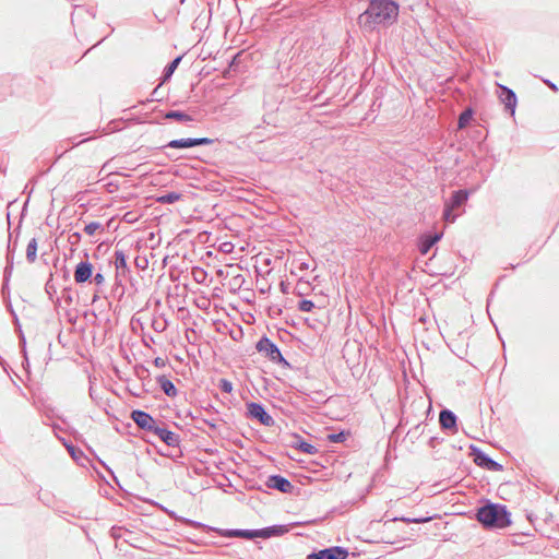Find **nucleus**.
<instances>
[{"instance_id":"obj_1","label":"nucleus","mask_w":559,"mask_h":559,"mask_svg":"<svg viewBox=\"0 0 559 559\" xmlns=\"http://www.w3.org/2000/svg\"><path fill=\"white\" fill-rule=\"evenodd\" d=\"M399 4L393 0H371L359 16V23L369 28L380 24H393L397 20Z\"/></svg>"},{"instance_id":"obj_2","label":"nucleus","mask_w":559,"mask_h":559,"mask_svg":"<svg viewBox=\"0 0 559 559\" xmlns=\"http://www.w3.org/2000/svg\"><path fill=\"white\" fill-rule=\"evenodd\" d=\"M478 521L489 527H507L510 524L509 513L506 507L499 504H488L480 508L477 512Z\"/></svg>"},{"instance_id":"obj_3","label":"nucleus","mask_w":559,"mask_h":559,"mask_svg":"<svg viewBox=\"0 0 559 559\" xmlns=\"http://www.w3.org/2000/svg\"><path fill=\"white\" fill-rule=\"evenodd\" d=\"M255 348L260 354H263L270 361L283 366H289L287 360L282 355L278 346L267 336H262L255 344Z\"/></svg>"},{"instance_id":"obj_4","label":"nucleus","mask_w":559,"mask_h":559,"mask_svg":"<svg viewBox=\"0 0 559 559\" xmlns=\"http://www.w3.org/2000/svg\"><path fill=\"white\" fill-rule=\"evenodd\" d=\"M247 417L251 420H255L265 427H272L275 425L274 418L267 413L263 404L258 402H249L246 404Z\"/></svg>"},{"instance_id":"obj_5","label":"nucleus","mask_w":559,"mask_h":559,"mask_svg":"<svg viewBox=\"0 0 559 559\" xmlns=\"http://www.w3.org/2000/svg\"><path fill=\"white\" fill-rule=\"evenodd\" d=\"M114 264L116 269L115 285L122 286V281L126 280L131 273L127 264V254L123 250H115Z\"/></svg>"},{"instance_id":"obj_6","label":"nucleus","mask_w":559,"mask_h":559,"mask_svg":"<svg viewBox=\"0 0 559 559\" xmlns=\"http://www.w3.org/2000/svg\"><path fill=\"white\" fill-rule=\"evenodd\" d=\"M213 140L209 138H187V139H177L169 141L164 148H190L200 145H209L212 144Z\"/></svg>"},{"instance_id":"obj_7","label":"nucleus","mask_w":559,"mask_h":559,"mask_svg":"<svg viewBox=\"0 0 559 559\" xmlns=\"http://www.w3.org/2000/svg\"><path fill=\"white\" fill-rule=\"evenodd\" d=\"M130 417L140 429L147 432H153L157 426V423L152 415L142 409L132 411Z\"/></svg>"},{"instance_id":"obj_8","label":"nucleus","mask_w":559,"mask_h":559,"mask_svg":"<svg viewBox=\"0 0 559 559\" xmlns=\"http://www.w3.org/2000/svg\"><path fill=\"white\" fill-rule=\"evenodd\" d=\"M280 533H282L281 528L269 527V528L258 530V531L235 530V531H230L228 533V536L252 539L255 537L269 538V537H271L275 534H280Z\"/></svg>"},{"instance_id":"obj_9","label":"nucleus","mask_w":559,"mask_h":559,"mask_svg":"<svg viewBox=\"0 0 559 559\" xmlns=\"http://www.w3.org/2000/svg\"><path fill=\"white\" fill-rule=\"evenodd\" d=\"M499 99L513 116L518 104L516 94L508 86L499 85Z\"/></svg>"},{"instance_id":"obj_10","label":"nucleus","mask_w":559,"mask_h":559,"mask_svg":"<svg viewBox=\"0 0 559 559\" xmlns=\"http://www.w3.org/2000/svg\"><path fill=\"white\" fill-rule=\"evenodd\" d=\"M439 424L442 430H447L450 432L457 431V417L452 411L448 408L440 411Z\"/></svg>"},{"instance_id":"obj_11","label":"nucleus","mask_w":559,"mask_h":559,"mask_svg":"<svg viewBox=\"0 0 559 559\" xmlns=\"http://www.w3.org/2000/svg\"><path fill=\"white\" fill-rule=\"evenodd\" d=\"M152 433L155 435L156 437H158L163 442H165L169 447H178L179 445V442H180L179 435L167 429L164 426V424H162V426H159L157 424V426L155 427V429Z\"/></svg>"},{"instance_id":"obj_12","label":"nucleus","mask_w":559,"mask_h":559,"mask_svg":"<svg viewBox=\"0 0 559 559\" xmlns=\"http://www.w3.org/2000/svg\"><path fill=\"white\" fill-rule=\"evenodd\" d=\"M287 445L294 450L304 452L306 454H316L317 448L309 442H307L299 435H290L287 440Z\"/></svg>"},{"instance_id":"obj_13","label":"nucleus","mask_w":559,"mask_h":559,"mask_svg":"<svg viewBox=\"0 0 559 559\" xmlns=\"http://www.w3.org/2000/svg\"><path fill=\"white\" fill-rule=\"evenodd\" d=\"M94 266L88 261H81L74 270V281L76 284H83L92 278Z\"/></svg>"},{"instance_id":"obj_14","label":"nucleus","mask_w":559,"mask_h":559,"mask_svg":"<svg viewBox=\"0 0 559 559\" xmlns=\"http://www.w3.org/2000/svg\"><path fill=\"white\" fill-rule=\"evenodd\" d=\"M347 551L341 547H332L310 554L308 559H346Z\"/></svg>"},{"instance_id":"obj_15","label":"nucleus","mask_w":559,"mask_h":559,"mask_svg":"<svg viewBox=\"0 0 559 559\" xmlns=\"http://www.w3.org/2000/svg\"><path fill=\"white\" fill-rule=\"evenodd\" d=\"M442 233L426 234L419 238L418 249L425 255L442 238Z\"/></svg>"},{"instance_id":"obj_16","label":"nucleus","mask_w":559,"mask_h":559,"mask_svg":"<svg viewBox=\"0 0 559 559\" xmlns=\"http://www.w3.org/2000/svg\"><path fill=\"white\" fill-rule=\"evenodd\" d=\"M266 485L270 488L277 489L281 492H285V493L290 492L293 489V485L289 483V480H287L286 478H284L282 476H278V475L269 477Z\"/></svg>"},{"instance_id":"obj_17","label":"nucleus","mask_w":559,"mask_h":559,"mask_svg":"<svg viewBox=\"0 0 559 559\" xmlns=\"http://www.w3.org/2000/svg\"><path fill=\"white\" fill-rule=\"evenodd\" d=\"M156 382L158 383L160 390L168 396L175 397L178 394V390L174 382L168 379L166 376H158L156 378Z\"/></svg>"},{"instance_id":"obj_18","label":"nucleus","mask_w":559,"mask_h":559,"mask_svg":"<svg viewBox=\"0 0 559 559\" xmlns=\"http://www.w3.org/2000/svg\"><path fill=\"white\" fill-rule=\"evenodd\" d=\"M468 199V192L467 190H456L452 193L450 201L445 204L450 205L453 209L460 207L462 204H464Z\"/></svg>"},{"instance_id":"obj_19","label":"nucleus","mask_w":559,"mask_h":559,"mask_svg":"<svg viewBox=\"0 0 559 559\" xmlns=\"http://www.w3.org/2000/svg\"><path fill=\"white\" fill-rule=\"evenodd\" d=\"M51 427H52L55 436L62 442V444L64 445V448L67 449L69 454H83L82 451H79V453H76V448L73 444V442L70 439H67L66 437H62L60 435L61 429L59 426L52 424Z\"/></svg>"},{"instance_id":"obj_20","label":"nucleus","mask_w":559,"mask_h":559,"mask_svg":"<svg viewBox=\"0 0 559 559\" xmlns=\"http://www.w3.org/2000/svg\"><path fill=\"white\" fill-rule=\"evenodd\" d=\"M326 440L329 442H333V443H346L348 441L350 442H354V438L350 433V431H345V430H342L340 432H333V433H329L326 436Z\"/></svg>"},{"instance_id":"obj_21","label":"nucleus","mask_w":559,"mask_h":559,"mask_svg":"<svg viewBox=\"0 0 559 559\" xmlns=\"http://www.w3.org/2000/svg\"><path fill=\"white\" fill-rule=\"evenodd\" d=\"M474 462L483 468L489 471H499L501 469V465L497 462L492 461L489 456H475Z\"/></svg>"},{"instance_id":"obj_22","label":"nucleus","mask_w":559,"mask_h":559,"mask_svg":"<svg viewBox=\"0 0 559 559\" xmlns=\"http://www.w3.org/2000/svg\"><path fill=\"white\" fill-rule=\"evenodd\" d=\"M164 118L183 123L193 121V118L190 115L179 110H169L165 114Z\"/></svg>"},{"instance_id":"obj_23","label":"nucleus","mask_w":559,"mask_h":559,"mask_svg":"<svg viewBox=\"0 0 559 559\" xmlns=\"http://www.w3.org/2000/svg\"><path fill=\"white\" fill-rule=\"evenodd\" d=\"M8 250L9 251L11 250L10 243L8 245ZM7 260H8V265L4 269V278H3V285H2V294H3L4 298L7 297L5 290L9 288V278L11 276V272H12V267H13V262H12V258L10 257V252L7 255Z\"/></svg>"},{"instance_id":"obj_24","label":"nucleus","mask_w":559,"mask_h":559,"mask_svg":"<svg viewBox=\"0 0 559 559\" xmlns=\"http://www.w3.org/2000/svg\"><path fill=\"white\" fill-rule=\"evenodd\" d=\"M37 246H38V242H37L36 238H32L28 241V243H27V247H26V260L29 263H34L36 261V258H37Z\"/></svg>"},{"instance_id":"obj_25","label":"nucleus","mask_w":559,"mask_h":559,"mask_svg":"<svg viewBox=\"0 0 559 559\" xmlns=\"http://www.w3.org/2000/svg\"><path fill=\"white\" fill-rule=\"evenodd\" d=\"M181 59H182V57L179 56V57L175 58L171 62H169L165 67L164 72H163V81H167L168 79L171 78V75L174 74L175 70L178 68Z\"/></svg>"},{"instance_id":"obj_26","label":"nucleus","mask_w":559,"mask_h":559,"mask_svg":"<svg viewBox=\"0 0 559 559\" xmlns=\"http://www.w3.org/2000/svg\"><path fill=\"white\" fill-rule=\"evenodd\" d=\"M472 117H473V109L471 107L464 109L459 116L457 128L464 129L469 123Z\"/></svg>"},{"instance_id":"obj_27","label":"nucleus","mask_w":559,"mask_h":559,"mask_svg":"<svg viewBox=\"0 0 559 559\" xmlns=\"http://www.w3.org/2000/svg\"><path fill=\"white\" fill-rule=\"evenodd\" d=\"M151 325L155 332L162 333L167 328V320L163 316H154Z\"/></svg>"},{"instance_id":"obj_28","label":"nucleus","mask_w":559,"mask_h":559,"mask_svg":"<svg viewBox=\"0 0 559 559\" xmlns=\"http://www.w3.org/2000/svg\"><path fill=\"white\" fill-rule=\"evenodd\" d=\"M181 198V194L178 192H168L157 198V201L162 204H173L177 202Z\"/></svg>"},{"instance_id":"obj_29","label":"nucleus","mask_w":559,"mask_h":559,"mask_svg":"<svg viewBox=\"0 0 559 559\" xmlns=\"http://www.w3.org/2000/svg\"><path fill=\"white\" fill-rule=\"evenodd\" d=\"M460 451H466L465 454H485L479 448L466 440L463 444L457 448Z\"/></svg>"},{"instance_id":"obj_30","label":"nucleus","mask_w":559,"mask_h":559,"mask_svg":"<svg viewBox=\"0 0 559 559\" xmlns=\"http://www.w3.org/2000/svg\"><path fill=\"white\" fill-rule=\"evenodd\" d=\"M192 276L197 283L203 284L206 281L207 274L202 267H193Z\"/></svg>"},{"instance_id":"obj_31","label":"nucleus","mask_w":559,"mask_h":559,"mask_svg":"<svg viewBox=\"0 0 559 559\" xmlns=\"http://www.w3.org/2000/svg\"><path fill=\"white\" fill-rule=\"evenodd\" d=\"M99 229L104 230L102 224L98 222H91V223L86 224L84 227V231L88 236H94L95 233Z\"/></svg>"},{"instance_id":"obj_32","label":"nucleus","mask_w":559,"mask_h":559,"mask_svg":"<svg viewBox=\"0 0 559 559\" xmlns=\"http://www.w3.org/2000/svg\"><path fill=\"white\" fill-rule=\"evenodd\" d=\"M217 386L224 393H231L233 388H234L231 381H229L228 379H225V378H222L218 380Z\"/></svg>"},{"instance_id":"obj_33","label":"nucleus","mask_w":559,"mask_h":559,"mask_svg":"<svg viewBox=\"0 0 559 559\" xmlns=\"http://www.w3.org/2000/svg\"><path fill=\"white\" fill-rule=\"evenodd\" d=\"M314 308V304L312 300L302 299L298 302V310L302 312H310Z\"/></svg>"},{"instance_id":"obj_34","label":"nucleus","mask_w":559,"mask_h":559,"mask_svg":"<svg viewBox=\"0 0 559 559\" xmlns=\"http://www.w3.org/2000/svg\"><path fill=\"white\" fill-rule=\"evenodd\" d=\"M453 207H451L450 205L445 204L444 205V210H443V219L448 223H453L456 218V215H453L452 212H453Z\"/></svg>"},{"instance_id":"obj_35","label":"nucleus","mask_w":559,"mask_h":559,"mask_svg":"<svg viewBox=\"0 0 559 559\" xmlns=\"http://www.w3.org/2000/svg\"><path fill=\"white\" fill-rule=\"evenodd\" d=\"M81 136H82V134L75 135V136L69 138L67 141L69 143H71L72 146H78V145H80L82 143H85V142L92 140V136L82 138V139H81Z\"/></svg>"},{"instance_id":"obj_36","label":"nucleus","mask_w":559,"mask_h":559,"mask_svg":"<svg viewBox=\"0 0 559 559\" xmlns=\"http://www.w3.org/2000/svg\"><path fill=\"white\" fill-rule=\"evenodd\" d=\"M93 282L95 283L96 285V288H102L103 289V286L105 285V276L102 272H96L95 274H93Z\"/></svg>"},{"instance_id":"obj_37","label":"nucleus","mask_w":559,"mask_h":559,"mask_svg":"<svg viewBox=\"0 0 559 559\" xmlns=\"http://www.w3.org/2000/svg\"><path fill=\"white\" fill-rule=\"evenodd\" d=\"M401 521L405 523H425L431 520V518H418V519H409V518H401Z\"/></svg>"},{"instance_id":"obj_38","label":"nucleus","mask_w":559,"mask_h":559,"mask_svg":"<svg viewBox=\"0 0 559 559\" xmlns=\"http://www.w3.org/2000/svg\"><path fill=\"white\" fill-rule=\"evenodd\" d=\"M20 344H21V347H22V352H23V356H24V361L28 365V358H27V354H26V340H25L24 334H22V333H21V336H20Z\"/></svg>"},{"instance_id":"obj_39","label":"nucleus","mask_w":559,"mask_h":559,"mask_svg":"<svg viewBox=\"0 0 559 559\" xmlns=\"http://www.w3.org/2000/svg\"><path fill=\"white\" fill-rule=\"evenodd\" d=\"M62 298L66 300V302L68 305H71L72 304V295H71V289L70 288H66L63 289L62 292Z\"/></svg>"},{"instance_id":"obj_40","label":"nucleus","mask_w":559,"mask_h":559,"mask_svg":"<svg viewBox=\"0 0 559 559\" xmlns=\"http://www.w3.org/2000/svg\"><path fill=\"white\" fill-rule=\"evenodd\" d=\"M154 366L157 368H164L167 364V360L162 357H156L153 361Z\"/></svg>"},{"instance_id":"obj_41","label":"nucleus","mask_w":559,"mask_h":559,"mask_svg":"<svg viewBox=\"0 0 559 559\" xmlns=\"http://www.w3.org/2000/svg\"><path fill=\"white\" fill-rule=\"evenodd\" d=\"M4 299L7 300V308H8V310L13 314L14 319L17 321V316L15 314V312L13 310V307L11 305L10 296L8 295V297H5Z\"/></svg>"},{"instance_id":"obj_42","label":"nucleus","mask_w":559,"mask_h":559,"mask_svg":"<svg viewBox=\"0 0 559 559\" xmlns=\"http://www.w3.org/2000/svg\"><path fill=\"white\" fill-rule=\"evenodd\" d=\"M102 293V288H96L92 297V302H96L99 299Z\"/></svg>"},{"instance_id":"obj_43","label":"nucleus","mask_w":559,"mask_h":559,"mask_svg":"<svg viewBox=\"0 0 559 559\" xmlns=\"http://www.w3.org/2000/svg\"><path fill=\"white\" fill-rule=\"evenodd\" d=\"M544 83H545L546 85H548L552 91H558L557 85H556L555 83H552L551 81H549V80H544Z\"/></svg>"},{"instance_id":"obj_44","label":"nucleus","mask_w":559,"mask_h":559,"mask_svg":"<svg viewBox=\"0 0 559 559\" xmlns=\"http://www.w3.org/2000/svg\"><path fill=\"white\" fill-rule=\"evenodd\" d=\"M44 415L48 418V419H51L53 417V409L51 408H47L44 411Z\"/></svg>"},{"instance_id":"obj_45","label":"nucleus","mask_w":559,"mask_h":559,"mask_svg":"<svg viewBox=\"0 0 559 559\" xmlns=\"http://www.w3.org/2000/svg\"><path fill=\"white\" fill-rule=\"evenodd\" d=\"M157 90H158V87H156V88L152 92V94H151V98H150V99H147L148 102L158 100V98H157V94H156V93H157Z\"/></svg>"},{"instance_id":"obj_46","label":"nucleus","mask_w":559,"mask_h":559,"mask_svg":"<svg viewBox=\"0 0 559 559\" xmlns=\"http://www.w3.org/2000/svg\"><path fill=\"white\" fill-rule=\"evenodd\" d=\"M300 271H306L309 269V264L307 262H301L298 266Z\"/></svg>"},{"instance_id":"obj_47","label":"nucleus","mask_w":559,"mask_h":559,"mask_svg":"<svg viewBox=\"0 0 559 559\" xmlns=\"http://www.w3.org/2000/svg\"><path fill=\"white\" fill-rule=\"evenodd\" d=\"M135 263H136V265H138L139 267H141V269H145V267H146V264H147V261H146V260H144V261H143V264H139V258H136V259H135Z\"/></svg>"},{"instance_id":"obj_48","label":"nucleus","mask_w":559,"mask_h":559,"mask_svg":"<svg viewBox=\"0 0 559 559\" xmlns=\"http://www.w3.org/2000/svg\"><path fill=\"white\" fill-rule=\"evenodd\" d=\"M281 289L283 293H287L284 282L281 283Z\"/></svg>"},{"instance_id":"obj_49","label":"nucleus","mask_w":559,"mask_h":559,"mask_svg":"<svg viewBox=\"0 0 559 559\" xmlns=\"http://www.w3.org/2000/svg\"><path fill=\"white\" fill-rule=\"evenodd\" d=\"M71 237H74V239H80L81 235L79 233H74Z\"/></svg>"},{"instance_id":"obj_50","label":"nucleus","mask_w":559,"mask_h":559,"mask_svg":"<svg viewBox=\"0 0 559 559\" xmlns=\"http://www.w3.org/2000/svg\"><path fill=\"white\" fill-rule=\"evenodd\" d=\"M207 424H209V426H210V427H212V428H215V427H216V425H215V424H212V423H207Z\"/></svg>"}]
</instances>
